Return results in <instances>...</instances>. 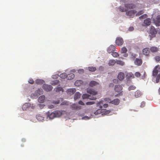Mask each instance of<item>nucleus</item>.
<instances>
[{"label":"nucleus","instance_id":"a211bd4d","mask_svg":"<svg viewBox=\"0 0 160 160\" xmlns=\"http://www.w3.org/2000/svg\"><path fill=\"white\" fill-rule=\"evenodd\" d=\"M76 91V89L75 88H70L67 90V93L70 94H74Z\"/></svg>","mask_w":160,"mask_h":160},{"label":"nucleus","instance_id":"13d9d810","mask_svg":"<svg viewBox=\"0 0 160 160\" xmlns=\"http://www.w3.org/2000/svg\"><path fill=\"white\" fill-rule=\"evenodd\" d=\"M78 103L79 104L82 105H84V103L83 102H82L81 101H80L78 102Z\"/></svg>","mask_w":160,"mask_h":160},{"label":"nucleus","instance_id":"3c124183","mask_svg":"<svg viewBox=\"0 0 160 160\" xmlns=\"http://www.w3.org/2000/svg\"><path fill=\"white\" fill-rule=\"evenodd\" d=\"M160 78V75H158L156 78V82H158Z\"/></svg>","mask_w":160,"mask_h":160},{"label":"nucleus","instance_id":"c03bdc74","mask_svg":"<svg viewBox=\"0 0 160 160\" xmlns=\"http://www.w3.org/2000/svg\"><path fill=\"white\" fill-rule=\"evenodd\" d=\"M136 87L132 85L128 87V90L130 91L131 90H133L135 89Z\"/></svg>","mask_w":160,"mask_h":160},{"label":"nucleus","instance_id":"ea45409f","mask_svg":"<svg viewBox=\"0 0 160 160\" xmlns=\"http://www.w3.org/2000/svg\"><path fill=\"white\" fill-rule=\"evenodd\" d=\"M119 10L122 12H125L127 10L126 8H124L123 7H120L119 8Z\"/></svg>","mask_w":160,"mask_h":160},{"label":"nucleus","instance_id":"f3484780","mask_svg":"<svg viewBox=\"0 0 160 160\" xmlns=\"http://www.w3.org/2000/svg\"><path fill=\"white\" fill-rule=\"evenodd\" d=\"M149 49L148 48H146L143 49L142 50L143 53L146 56H148L149 53Z\"/></svg>","mask_w":160,"mask_h":160},{"label":"nucleus","instance_id":"423d86ee","mask_svg":"<svg viewBox=\"0 0 160 160\" xmlns=\"http://www.w3.org/2000/svg\"><path fill=\"white\" fill-rule=\"evenodd\" d=\"M122 87L120 85H117L115 86L114 90L116 92H122Z\"/></svg>","mask_w":160,"mask_h":160},{"label":"nucleus","instance_id":"72a5a7b5","mask_svg":"<svg viewBox=\"0 0 160 160\" xmlns=\"http://www.w3.org/2000/svg\"><path fill=\"white\" fill-rule=\"evenodd\" d=\"M60 77L62 78H67V74L66 73H63L60 74Z\"/></svg>","mask_w":160,"mask_h":160},{"label":"nucleus","instance_id":"8fccbe9b","mask_svg":"<svg viewBox=\"0 0 160 160\" xmlns=\"http://www.w3.org/2000/svg\"><path fill=\"white\" fill-rule=\"evenodd\" d=\"M95 103V102L93 101L92 102H86V104L87 105H92L93 104Z\"/></svg>","mask_w":160,"mask_h":160},{"label":"nucleus","instance_id":"5701e85b","mask_svg":"<svg viewBox=\"0 0 160 160\" xmlns=\"http://www.w3.org/2000/svg\"><path fill=\"white\" fill-rule=\"evenodd\" d=\"M83 82L81 80H77L74 83V85L77 86H79Z\"/></svg>","mask_w":160,"mask_h":160},{"label":"nucleus","instance_id":"ddd939ff","mask_svg":"<svg viewBox=\"0 0 160 160\" xmlns=\"http://www.w3.org/2000/svg\"><path fill=\"white\" fill-rule=\"evenodd\" d=\"M142 60L140 58H136L135 60L134 64L137 66H140L142 63Z\"/></svg>","mask_w":160,"mask_h":160},{"label":"nucleus","instance_id":"0e129e2a","mask_svg":"<svg viewBox=\"0 0 160 160\" xmlns=\"http://www.w3.org/2000/svg\"><path fill=\"white\" fill-rule=\"evenodd\" d=\"M57 75H53L52 76V78H57Z\"/></svg>","mask_w":160,"mask_h":160},{"label":"nucleus","instance_id":"2eb2a0df","mask_svg":"<svg viewBox=\"0 0 160 160\" xmlns=\"http://www.w3.org/2000/svg\"><path fill=\"white\" fill-rule=\"evenodd\" d=\"M126 76V78L128 79H132L135 78L134 75L131 72L127 73Z\"/></svg>","mask_w":160,"mask_h":160},{"label":"nucleus","instance_id":"864d4df0","mask_svg":"<svg viewBox=\"0 0 160 160\" xmlns=\"http://www.w3.org/2000/svg\"><path fill=\"white\" fill-rule=\"evenodd\" d=\"M155 60L158 61L160 60V57L158 56H156L155 58Z\"/></svg>","mask_w":160,"mask_h":160},{"label":"nucleus","instance_id":"c85d7f7f","mask_svg":"<svg viewBox=\"0 0 160 160\" xmlns=\"http://www.w3.org/2000/svg\"><path fill=\"white\" fill-rule=\"evenodd\" d=\"M127 52V49L125 47H123L121 48V52L122 53H125Z\"/></svg>","mask_w":160,"mask_h":160},{"label":"nucleus","instance_id":"412c9836","mask_svg":"<svg viewBox=\"0 0 160 160\" xmlns=\"http://www.w3.org/2000/svg\"><path fill=\"white\" fill-rule=\"evenodd\" d=\"M151 23V20L149 18L146 19L144 21V23L146 25L148 26L150 25Z\"/></svg>","mask_w":160,"mask_h":160},{"label":"nucleus","instance_id":"37998d69","mask_svg":"<svg viewBox=\"0 0 160 160\" xmlns=\"http://www.w3.org/2000/svg\"><path fill=\"white\" fill-rule=\"evenodd\" d=\"M36 118L39 121H42L44 119V118L43 117H41L39 115L36 116Z\"/></svg>","mask_w":160,"mask_h":160},{"label":"nucleus","instance_id":"6ab92c4d","mask_svg":"<svg viewBox=\"0 0 160 160\" xmlns=\"http://www.w3.org/2000/svg\"><path fill=\"white\" fill-rule=\"evenodd\" d=\"M142 95V92L139 90H137L135 92V96L136 98H138L141 96Z\"/></svg>","mask_w":160,"mask_h":160},{"label":"nucleus","instance_id":"4468645a","mask_svg":"<svg viewBox=\"0 0 160 160\" xmlns=\"http://www.w3.org/2000/svg\"><path fill=\"white\" fill-rule=\"evenodd\" d=\"M72 109L74 110H79L81 108V106L78 105L77 104H72L71 105Z\"/></svg>","mask_w":160,"mask_h":160},{"label":"nucleus","instance_id":"680f3d73","mask_svg":"<svg viewBox=\"0 0 160 160\" xmlns=\"http://www.w3.org/2000/svg\"><path fill=\"white\" fill-rule=\"evenodd\" d=\"M128 56V53H125V54H124L123 55V56L124 57H127Z\"/></svg>","mask_w":160,"mask_h":160},{"label":"nucleus","instance_id":"b1692460","mask_svg":"<svg viewBox=\"0 0 160 160\" xmlns=\"http://www.w3.org/2000/svg\"><path fill=\"white\" fill-rule=\"evenodd\" d=\"M133 5L132 4H125V7L127 10L128 9L132 8H133Z\"/></svg>","mask_w":160,"mask_h":160},{"label":"nucleus","instance_id":"774afa93","mask_svg":"<svg viewBox=\"0 0 160 160\" xmlns=\"http://www.w3.org/2000/svg\"><path fill=\"white\" fill-rule=\"evenodd\" d=\"M99 107H100V108H102V106H99Z\"/></svg>","mask_w":160,"mask_h":160},{"label":"nucleus","instance_id":"cd10ccee","mask_svg":"<svg viewBox=\"0 0 160 160\" xmlns=\"http://www.w3.org/2000/svg\"><path fill=\"white\" fill-rule=\"evenodd\" d=\"M35 82L38 84H42L43 83L44 81L42 79H37L36 80Z\"/></svg>","mask_w":160,"mask_h":160},{"label":"nucleus","instance_id":"39448f33","mask_svg":"<svg viewBox=\"0 0 160 160\" xmlns=\"http://www.w3.org/2000/svg\"><path fill=\"white\" fill-rule=\"evenodd\" d=\"M83 99L88 98L90 100H95L96 98L94 96H91L90 95H88L87 94H84L82 95Z\"/></svg>","mask_w":160,"mask_h":160},{"label":"nucleus","instance_id":"e2e57ef3","mask_svg":"<svg viewBox=\"0 0 160 160\" xmlns=\"http://www.w3.org/2000/svg\"><path fill=\"white\" fill-rule=\"evenodd\" d=\"M49 108H53L54 106H53V105H50V106H49Z\"/></svg>","mask_w":160,"mask_h":160},{"label":"nucleus","instance_id":"de8ad7c7","mask_svg":"<svg viewBox=\"0 0 160 160\" xmlns=\"http://www.w3.org/2000/svg\"><path fill=\"white\" fill-rule=\"evenodd\" d=\"M103 112H104V114L105 115L108 114L110 113V111L109 110H107L106 109H104L103 110Z\"/></svg>","mask_w":160,"mask_h":160},{"label":"nucleus","instance_id":"7ed1b4c3","mask_svg":"<svg viewBox=\"0 0 160 160\" xmlns=\"http://www.w3.org/2000/svg\"><path fill=\"white\" fill-rule=\"evenodd\" d=\"M42 88L45 91L47 92L50 91L52 89V87L51 85L46 84L43 85Z\"/></svg>","mask_w":160,"mask_h":160},{"label":"nucleus","instance_id":"4d7b16f0","mask_svg":"<svg viewBox=\"0 0 160 160\" xmlns=\"http://www.w3.org/2000/svg\"><path fill=\"white\" fill-rule=\"evenodd\" d=\"M122 95V93L121 92H120L118 94L116 95L115 96V97H118L120 96H121Z\"/></svg>","mask_w":160,"mask_h":160},{"label":"nucleus","instance_id":"20e7f679","mask_svg":"<svg viewBox=\"0 0 160 160\" xmlns=\"http://www.w3.org/2000/svg\"><path fill=\"white\" fill-rule=\"evenodd\" d=\"M116 43L118 46H121L123 43V40L122 38L118 37L116 40Z\"/></svg>","mask_w":160,"mask_h":160},{"label":"nucleus","instance_id":"bf43d9fd","mask_svg":"<svg viewBox=\"0 0 160 160\" xmlns=\"http://www.w3.org/2000/svg\"><path fill=\"white\" fill-rule=\"evenodd\" d=\"M113 82L114 83H118V80L117 79H114L113 80Z\"/></svg>","mask_w":160,"mask_h":160},{"label":"nucleus","instance_id":"4be33fe9","mask_svg":"<svg viewBox=\"0 0 160 160\" xmlns=\"http://www.w3.org/2000/svg\"><path fill=\"white\" fill-rule=\"evenodd\" d=\"M74 74L71 73L67 75V78L68 80H71L73 79L74 77Z\"/></svg>","mask_w":160,"mask_h":160},{"label":"nucleus","instance_id":"e433bc0d","mask_svg":"<svg viewBox=\"0 0 160 160\" xmlns=\"http://www.w3.org/2000/svg\"><path fill=\"white\" fill-rule=\"evenodd\" d=\"M28 103H25V104H23V105L22 106V109L24 110H26V108H28Z\"/></svg>","mask_w":160,"mask_h":160},{"label":"nucleus","instance_id":"9b49d317","mask_svg":"<svg viewBox=\"0 0 160 160\" xmlns=\"http://www.w3.org/2000/svg\"><path fill=\"white\" fill-rule=\"evenodd\" d=\"M117 78L119 80H122L125 78L124 73L122 72H120L118 75Z\"/></svg>","mask_w":160,"mask_h":160},{"label":"nucleus","instance_id":"9d476101","mask_svg":"<svg viewBox=\"0 0 160 160\" xmlns=\"http://www.w3.org/2000/svg\"><path fill=\"white\" fill-rule=\"evenodd\" d=\"M47 114L48 117H49L50 119H53L55 118H56L55 115L54 111L50 113L49 111L47 112Z\"/></svg>","mask_w":160,"mask_h":160},{"label":"nucleus","instance_id":"c756f323","mask_svg":"<svg viewBox=\"0 0 160 160\" xmlns=\"http://www.w3.org/2000/svg\"><path fill=\"white\" fill-rule=\"evenodd\" d=\"M137 56V54L132 53H131V55L130 56V58L132 60H134L135 58Z\"/></svg>","mask_w":160,"mask_h":160},{"label":"nucleus","instance_id":"f704fd0d","mask_svg":"<svg viewBox=\"0 0 160 160\" xmlns=\"http://www.w3.org/2000/svg\"><path fill=\"white\" fill-rule=\"evenodd\" d=\"M158 73V71L156 69H154L152 72V75L154 77H156Z\"/></svg>","mask_w":160,"mask_h":160},{"label":"nucleus","instance_id":"052dcab7","mask_svg":"<svg viewBox=\"0 0 160 160\" xmlns=\"http://www.w3.org/2000/svg\"><path fill=\"white\" fill-rule=\"evenodd\" d=\"M108 105L107 104H104L103 105V106L104 108H107V107H108Z\"/></svg>","mask_w":160,"mask_h":160},{"label":"nucleus","instance_id":"393cba45","mask_svg":"<svg viewBox=\"0 0 160 160\" xmlns=\"http://www.w3.org/2000/svg\"><path fill=\"white\" fill-rule=\"evenodd\" d=\"M81 95V94L79 92H76L74 95V99L75 100H76L78 98H79Z\"/></svg>","mask_w":160,"mask_h":160},{"label":"nucleus","instance_id":"2f4dec72","mask_svg":"<svg viewBox=\"0 0 160 160\" xmlns=\"http://www.w3.org/2000/svg\"><path fill=\"white\" fill-rule=\"evenodd\" d=\"M88 69L89 71L94 72L96 70V68L92 67H89L88 68Z\"/></svg>","mask_w":160,"mask_h":160},{"label":"nucleus","instance_id":"a878e982","mask_svg":"<svg viewBox=\"0 0 160 160\" xmlns=\"http://www.w3.org/2000/svg\"><path fill=\"white\" fill-rule=\"evenodd\" d=\"M116 62V61L115 60H111L109 61L108 64L109 66H113Z\"/></svg>","mask_w":160,"mask_h":160},{"label":"nucleus","instance_id":"bb28decb","mask_svg":"<svg viewBox=\"0 0 160 160\" xmlns=\"http://www.w3.org/2000/svg\"><path fill=\"white\" fill-rule=\"evenodd\" d=\"M150 50L152 52H155L158 51V49L156 47H152L151 48Z\"/></svg>","mask_w":160,"mask_h":160},{"label":"nucleus","instance_id":"49530a36","mask_svg":"<svg viewBox=\"0 0 160 160\" xmlns=\"http://www.w3.org/2000/svg\"><path fill=\"white\" fill-rule=\"evenodd\" d=\"M135 75L137 78H139L141 76V74L139 72H136L135 73Z\"/></svg>","mask_w":160,"mask_h":160},{"label":"nucleus","instance_id":"5fc2aeb1","mask_svg":"<svg viewBox=\"0 0 160 160\" xmlns=\"http://www.w3.org/2000/svg\"><path fill=\"white\" fill-rule=\"evenodd\" d=\"M134 29V28L133 27H131L129 28L128 30L130 31H132Z\"/></svg>","mask_w":160,"mask_h":160},{"label":"nucleus","instance_id":"58836bf2","mask_svg":"<svg viewBox=\"0 0 160 160\" xmlns=\"http://www.w3.org/2000/svg\"><path fill=\"white\" fill-rule=\"evenodd\" d=\"M112 55L115 58L119 56L118 53L116 52H113L112 53Z\"/></svg>","mask_w":160,"mask_h":160},{"label":"nucleus","instance_id":"a19ab883","mask_svg":"<svg viewBox=\"0 0 160 160\" xmlns=\"http://www.w3.org/2000/svg\"><path fill=\"white\" fill-rule=\"evenodd\" d=\"M56 91L57 92H59L63 90L62 88L61 87H58L55 88Z\"/></svg>","mask_w":160,"mask_h":160},{"label":"nucleus","instance_id":"aec40b11","mask_svg":"<svg viewBox=\"0 0 160 160\" xmlns=\"http://www.w3.org/2000/svg\"><path fill=\"white\" fill-rule=\"evenodd\" d=\"M45 96L44 95H42L39 97L38 98V101L40 103H43L45 99Z\"/></svg>","mask_w":160,"mask_h":160},{"label":"nucleus","instance_id":"79ce46f5","mask_svg":"<svg viewBox=\"0 0 160 160\" xmlns=\"http://www.w3.org/2000/svg\"><path fill=\"white\" fill-rule=\"evenodd\" d=\"M60 100L59 99H57L56 100H53L52 101V103L55 104H57L59 103Z\"/></svg>","mask_w":160,"mask_h":160},{"label":"nucleus","instance_id":"7c9ffc66","mask_svg":"<svg viewBox=\"0 0 160 160\" xmlns=\"http://www.w3.org/2000/svg\"><path fill=\"white\" fill-rule=\"evenodd\" d=\"M116 63L117 64L120 65L121 66H123L125 64V63L124 62L120 60H117L116 61Z\"/></svg>","mask_w":160,"mask_h":160},{"label":"nucleus","instance_id":"473e14b6","mask_svg":"<svg viewBox=\"0 0 160 160\" xmlns=\"http://www.w3.org/2000/svg\"><path fill=\"white\" fill-rule=\"evenodd\" d=\"M98 83L95 81H92L90 82L89 83V85L91 87H93L95 85H96Z\"/></svg>","mask_w":160,"mask_h":160},{"label":"nucleus","instance_id":"6e6d98bb","mask_svg":"<svg viewBox=\"0 0 160 160\" xmlns=\"http://www.w3.org/2000/svg\"><path fill=\"white\" fill-rule=\"evenodd\" d=\"M78 72L79 73H83L84 70L83 69H80L78 70Z\"/></svg>","mask_w":160,"mask_h":160},{"label":"nucleus","instance_id":"f8f14e48","mask_svg":"<svg viewBox=\"0 0 160 160\" xmlns=\"http://www.w3.org/2000/svg\"><path fill=\"white\" fill-rule=\"evenodd\" d=\"M115 47L113 45H110L107 49V52L109 53H112L113 51H115Z\"/></svg>","mask_w":160,"mask_h":160},{"label":"nucleus","instance_id":"603ef678","mask_svg":"<svg viewBox=\"0 0 160 160\" xmlns=\"http://www.w3.org/2000/svg\"><path fill=\"white\" fill-rule=\"evenodd\" d=\"M28 82L31 84H32L33 83V81L32 79H29L28 81Z\"/></svg>","mask_w":160,"mask_h":160},{"label":"nucleus","instance_id":"a18cd8bd","mask_svg":"<svg viewBox=\"0 0 160 160\" xmlns=\"http://www.w3.org/2000/svg\"><path fill=\"white\" fill-rule=\"evenodd\" d=\"M147 17V15L146 14H143L139 17L140 19H145Z\"/></svg>","mask_w":160,"mask_h":160},{"label":"nucleus","instance_id":"1a4fd4ad","mask_svg":"<svg viewBox=\"0 0 160 160\" xmlns=\"http://www.w3.org/2000/svg\"><path fill=\"white\" fill-rule=\"evenodd\" d=\"M154 22L156 25L158 26L160 25V15H158L154 20Z\"/></svg>","mask_w":160,"mask_h":160},{"label":"nucleus","instance_id":"f03ea898","mask_svg":"<svg viewBox=\"0 0 160 160\" xmlns=\"http://www.w3.org/2000/svg\"><path fill=\"white\" fill-rule=\"evenodd\" d=\"M136 13L135 10H132L126 12V14L129 16L130 18H133L134 14Z\"/></svg>","mask_w":160,"mask_h":160},{"label":"nucleus","instance_id":"69168bd1","mask_svg":"<svg viewBox=\"0 0 160 160\" xmlns=\"http://www.w3.org/2000/svg\"><path fill=\"white\" fill-rule=\"evenodd\" d=\"M158 92H159V94H160V88L159 89Z\"/></svg>","mask_w":160,"mask_h":160},{"label":"nucleus","instance_id":"338daca9","mask_svg":"<svg viewBox=\"0 0 160 160\" xmlns=\"http://www.w3.org/2000/svg\"><path fill=\"white\" fill-rule=\"evenodd\" d=\"M142 104H143V106L145 105V103L144 102H142L141 104L142 105Z\"/></svg>","mask_w":160,"mask_h":160},{"label":"nucleus","instance_id":"4c0bfd02","mask_svg":"<svg viewBox=\"0 0 160 160\" xmlns=\"http://www.w3.org/2000/svg\"><path fill=\"white\" fill-rule=\"evenodd\" d=\"M102 111V110L101 109H98L94 113L95 115H98L99 114H101Z\"/></svg>","mask_w":160,"mask_h":160},{"label":"nucleus","instance_id":"09e8293b","mask_svg":"<svg viewBox=\"0 0 160 160\" xmlns=\"http://www.w3.org/2000/svg\"><path fill=\"white\" fill-rule=\"evenodd\" d=\"M144 12L143 11L141 10L139 12H138L137 14L136 15V16H139L141 15V14H143V13Z\"/></svg>","mask_w":160,"mask_h":160},{"label":"nucleus","instance_id":"f257e3e1","mask_svg":"<svg viewBox=\"0 0 160 160\" xmlns=\"http://www.w3.org/2000/svg\"><path fill=\"white\" fill-rule=\"evenodd\" d=\"M105 100L110 103L115 105H118L120 102V100L118 98L115 99L113 100H111L109 98H106Z\"/></svg>","mask_w":160,"mask_h":160},{"label":"nucleus","instance_id":"dca6fc26","mask_svg":"<svg viewBox=\"0 0 160 160\" xmlns=\"http://www.w3.org/2000/svg\"><path fill=\"white\" fill-rule=\"evenodd\" d=\"M150 32L152 35H153L156 34L157 31L154 27L152 26L151 27Z\"/></svg>","mask_w":160,"mask_h":160},{"label":"nucleus","instance_id":"0eeeda50","mask_svg":"<svg viewBox=\"0 0 160 160\" xmlns=\"http://www.w3.org/2000/svg\"><path fill=\"white\" fill-rule=\"evenodd\" d=\"M87 92L90 94H92L93 96L95 95L98 93V92L97 91L91 88L88 89L87 90Z\"/></svg>","mask_w":160,"mask_h":160},{"label":"nucleus","instance_id":"6e6552de","mask_svg":"<svg viewBox=\"0 0 160 160\" xmlns=\"http://www.w3.org/2000/svg\"><path fill=\"white\" fill-rule=\"evenodd\" d=\"M64 111L62 110H55L54 111L56 118L60 117L63 114Z\"/></svg>","mask_w":160,"mask_h":160},{"label":"nucleus","instance_id":"c9c22d12","mask_svg":"<svg viewBox=\"0 0 160 160\" xmlns=\"http://www.w3.org/2000/svg\"><path fill=\"white\" fill-rule=\"evenodd\" d=\"M59 81L58 80H56L52 82L51 84L52 85H57L59 83Z\"/></svg>","mask_w":160,"mask_h":160}]
</instances>
